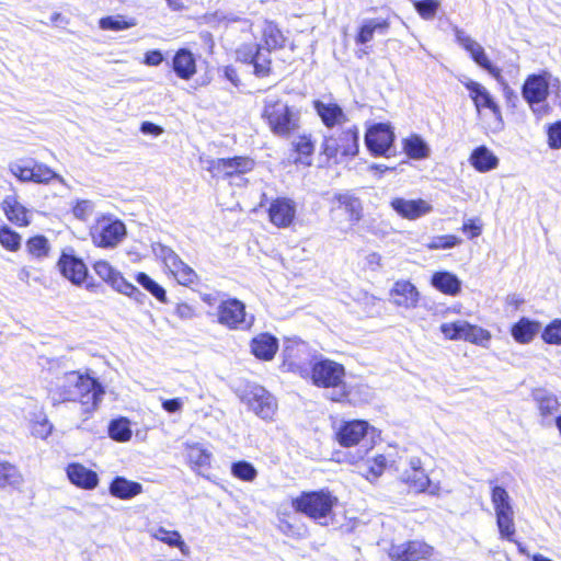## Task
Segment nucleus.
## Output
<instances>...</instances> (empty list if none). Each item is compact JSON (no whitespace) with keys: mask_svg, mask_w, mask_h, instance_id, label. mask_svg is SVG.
<instances>
[{"mask_svg":"<svg viewBox=\"0 0 561 561\" xmlns=\"http://www.w3.org/2000/svg\"><path fill=\"white\" fill-rule=\"evenodd\" d=\"M104 394L103 386L93 377L79 370H70L62 375L49 396L54 404L80 403L84 413L95 411Z\"/></svg>","mask_w":561,"mask_h":561,"instance_id":"1","label":"nucleus"},{"mask_svg":"<svg viewBox=\"0 0 561 561\" xmlns=\"http://www.w3.org/2000/svg\"><path fill=\"white\" fill-rule=\"evenodd\" d=\"M339 504V496L329 488L301 491L290 500L295 513L320 525H327L333 519Z\"/></svg>","mask_w":561,"mask_h":561,"instance_id":"2","label":"nucleus"},{"mask_svg":"<svg viewBox=\"0 0 561 561\" xmlns=\"http://www.w3.org/2000/svg\"><path fill=\"white\" fill-rule=\"evenodd\" d=\"M261 118L270 131L278 137H289L301 126L300 111L282 99L265 100Z\"/></svg>","mask_w":561,"mask_h":561,"instance_id":"3","label":"nucleus"},{"mask_svg":"<svg viewBox=\"0 0 561 561\" xmlns=\"http://www.w3.org/2000/svg\"><path fill=\"white\" fill-rule=\"evenodd\" d=\"M359 152V128L351 125L323 136L320 153L330 164H340L352 160Z\"/></svg>","mask_w":561,"mask_h":561,"instance_id":"4","label":"nucleus"},{"mask_svg":"<svg viewBox=\"0 0 561 561\" xmlns=\"http://www.w3.org/2000/svg\"><path fill=\"white\" fill-rule=\"evenodd\" d=\"M126 225L112 215L103 214L95 218L89 228V237L95 248L114 249L126 237Z\"/></svg>","mask_w":561,"mask_h":561,"instance_id":"5","label":"nucleus"},{"mask_svg":"<svg viewBox=\"0 0 561 561\" xmlns=\"http://www.w3.org/2000/svg\"><path fill=\"white\" fill-rule=\"evenodd\" d=\"M9 172L21 183L48 185L57 181L65 184V179L49 165L30 158L10 163Z\"/></svg>","mask_w":561,"mask_h":561,"instance_id":"6","label":"nucleus"},{"mask_svg":"<svg viewBox=\"0 0 561 561\" xmlns=\"http://www.w3.org/2000/svg\"><path fill=\"white\" fill-rule=\"evenodd\" d=\"M312 353L307 342L299 339L286 340L282 351L280 369L285 373L306 378L307 370L312 364Z\"/></svg>","mask_w":561,"mask_h":561,"instance_id":"7","label":"nucleus"},{"mask_svg":"<svg viewBox=\"0 0 561 561\" xmlns=\"http://www.w3.org/2000/svg\"><path fill=\"white\" fill-rule=\"evenodd\" d=\"M491 502L495 511L500 538L518 545L515 539L516 527L514 523V510L505 488L494 485L491 489Z\"/></svg>","mask_w":561,"mask_h":561,"instance_id":"8","label":"nucleus"},{"mask_svg":"<svg viewBox=\"0 0 561 561\" xmlns=\"http://www.w3.org/2000/svg\"><path fill=\"white\" fill-rule=\"evenodd\" d=\"M345 367L330 358H319L312 362L307 370L305 380H310L318 388H339L344 383Z\"/></svg>","mask_w":561,"mask_h":561,"instance_id":"9","label":"nucleus"},{"mask_svg":"<svg viewBox=\"0 0 561 561\" xmlns=\"http://www.w3.org/2000/svg\"><path fill=\"white\" fill-rule=\"evenodd\" d=\"M216 321L231 331L249 330L253 324V317H248L247 306L242 300L229 297L217 306Z\"/></svg>","mask_w":561,"mask_h":561,"instance_id":"10","label":"nucleus"},{"mask_svg":"<svg viewBox=\"0 0 561 561\" xmlns=\"http://www.w3.org/2000/svg\"><path fill=\"white\" fill-rule=\"evenodd\" d=\"M439 331L446 340H461L482 347H486L492 339L489 330L463 320L442 323Z\"/></svg>","mask_w":561,"mask_h":561,"instance_id":"11","label":"nucleus"},{"mask_svg":"<svg viewBox=\"0 0 561 561\" xmlns=\"http://www.w3.org/2000/svg\"><path fill=\"white\" fill-rule=\"evenodd\" d=\"M400 480L410 493L438 496L442 491L439 483L431 480L419 457H412L409 460Z\"/></svg>","mask_w":561,"mask_h":561,"instance_id":"12","label":"nucleus"},{"mask_svg":"<svg viewBox=\"0 0 561 561\" xmlns=\"http://www.w3.org/2000/svg\"><path fill=\"white\" fill-rule=\"evenodd\" d=\"M255 161L247 156H234L231 158H216L207 162V171L214 179L230 180L251 172Z\"/></svg>","mask_w":561,"mask_h":561,"instance_id":"13","label":"nucleus"},{"mask_svg":"<svg viewBox=\"0 0 561 561\" xmlns=\"http://www.w3.org/2000/svg\"><path fill=\"white\" fill-rule=\"evenodd\" d=\"M463 85L469 92V96L474 105L477 115L482 116L485 111H489L492 115L495 128H501L504 123L502 110L490 91L481 83L473 80L466 81Z\"/></svg>","mask_w":561,"mask_h":561,"instance_id":"14","label":"nucleus"},{"mask_svg":"<svg viewBox=\"0 0 561 561\" xmlns=\"http://www.w3.org/2000/svg\"><path fill=\"white\" fill-rule=\"evenodd\" d=\"M160 257L165 273L172 276L178 284L188 287L198 282L197 273L171 248L161 245Z\"/></svg>","mask_w":561,"mask_h":561,"instance_id":"15","label":"nucleus"},{"mask_svg":"<svg viewBox=\"0 0 561 561\" xmlns=\"http://www.w3.org/2000/svg\"><path fill=\"white\" fill-rule=\"evenodd\" d=\"M92 268L102 280L116 291L134 299H138L141 296V291L128 282L108 261L98 260L93 263Z\"/></svg>","mask_w":561,"mask_h":561,"instance_id":"16","label":"nucleus"},{"mask_svg":"<svg viewBox=\"0 0 561 561\" xmlns=\"http://www.w3.org/2000/svg\"><path fill=\"white\" fill-rule=\"evenodd\" d=\"M435 548L424 540L412 539L398 545H391L388 556L392 561H423L431 560Z\"/></svg>","mask_w":561,"mask_h":561,"instance_id":"17","label":"nucleus"},{"mask_svg":"<svg viewBox=\"0 0 561 561\" xmlns=\"http://www.w3.org/2000/svg\"><path fill=\"white\" fill-rule=\"evenodd\" d=\"M370 430L373 427L366 420L343 421L334 433V439L341 447H355L366 439Z\"/></svg>","mask_w":561,"mask_h":561,"instance_id":"18","label":"nucleus"},{"mask_svg":"<svg viewBox=\"0 0 561 561\" xmlns=\"http://www.w3.org/2000/svg\"><path fill=\"white\" fill-rule=\"evenodd\" d=\"M551 75L547 70L528 75L522 85V95L531 107L547 101L550 93Z\"/></svg>","mask_w":561,"mask_h":561,"instance_id":"19","label":"nucleus"},{"mask_svg":"<svg viewBox=\"0 0 561 561\" xmlns=\"http://www.w3.org/2000/svg\"><path fill=\"white\" fill-rule=\"evenodd\" d=\"M316 152V139L311 133L298 135L288 149L287 162L296 168H310Z\"/></svg>","mask_w":561,"mask_h":561,"instance_id":"20","label":"nucleus"},{"mask_svg":"<svg viewBox=\"0 0 561 561\" xmlns=\"http://www.w3.org/2000/svg\"><path fill=\"white\" fill-rule=\"evenodd\" d=\"M268 53L295 49V44L288 32L284 31L280 25L274 20H264L261 28V44Z\"/></svg>","mask_w":561,"mask_h":561,"instance_id":"21","label":"nucleus"},{"mask_svg":"<svg viewBox=\"0 0 561 561\" xmlns=\"http://www.w3.org/2000/svg\"><path fill=\"white\" fill-rule=\"evenodd\" d=\"M394 141V133L389 124L377 123L365 133V144L374 157L386 156Z\"/></svg>","mask_w":561,"mask_h":561,"instance_id":"22","label":"nucleus"},{"mask_svg":"<svg viewBox=\"0 0 561 561\" xmlns=\"http://www.w3.org/2000/svg\"><path fill=\"white\" fill-rule=\"evenodd\" d=\"M268 221L278 229L293 226L296 220V203L285 196H278L271 201L267 209Z\"/></svg>","mask_w":561,"mask_h":561,"instance_id":"23","label":"nucleus"},{"mask_svg":"<svg viewBox=\"0 0 561 561\" xmlns=\"http://www.w3.org/2000/svg\"><path fill=\"white\" fill-rule=\"evenodd\" d=\"M57 267L60 274L75 285H82L87 282L89 271L82 259L78 257L71 251H62L57 261Z\"/></svg>","mask_w":561,"mask_h":561,"instance_id":"24","label":"nucleus"},{"mask_svg":"<svg viewBox=\"0 0 561 561\" xmlns=\"http://www.w3.org/2000/svg\"><path fill=\"white\" fill-rule=\"evenodd\" d=\"M344 211L351 224L359 222L364 217V207L359 197L351 193H335L330 198V213Z\"/></svg>","mask_w":561,"mask_h":561,"instance_id":"25","label":"nucleus"},{"mask_svg":"<svg viewBox=\"0 0 561 561\" xmlns=\"http://www.w3.org/2000/svg\"><path fill=\"white\" fill-rule=\"evenodd\" d=\"M0 208L7 220L14 227L26 228L32 222L31 210L19 201L16 194L5 196Z\"/></svg>","mask_w":561,"mask_h":561,"instance_id":"26","label":"nucleus"},{"mask_svg":"<svg viewBox=\"0 0 561 561\" xmlns=\"http://www.w3.org/2000/svg\"><path fill=\"white\" fill-rule=\"evenodd\" d=\"M312 107L321 123L329 129L341 126L348 121L346 113L336 102L325 103L321 100H314L312 101Z\"/></svg>","mask_w":561,"mask_h":561,"instance_id":"27","label":"nucleus"},{"mask_svg":"<svg viewBox=\"0 0 561 561\" xmlns=\"http://www.w3.org/2000/svg\"><path fill=\"white\" fill-rule=\"evenodd\" d=\"M263 49L264 47L260 45L249 46V50L240 57L241 62L253 66V73L257 78H266L273 70L270 53L267 50L264 53Z\"/></svg>","mask_w":561,"mask_h":561,"instance_id":"28","label":"nucleus"},{"mask_svg":"<svg viewBox=\"0 0 561 561\" xmlns=\"http://www.w3.org/2000/svg\"><path fill=\"white\" fill-rule=\"evenodd\" d=\"M171 69L179 79L191 80L197 72L195 55L188 48H179L172 57Z\"/></svg>","mask_w":561,"mask_h":561,"instance_id":"29","label":"nucleus"},{"mask_svg":"<svg viewBox=\"0 0 561 561\" xmlns=\"http://www.w3.org/2000/svg\"><path fill=\"white\" fill-rule=\"evenodd\" d=\"M390 205L402 218L409 220H415L433 209L432 205L422 198L404 199L397 197L391 201Z\"/></svg>","mask_w":561,"mask_h":561,"instance_id":"30","label":"nucleus"},{"mask_svg":"<svg viewBox=\"0 0 561 561\" xmlns=\"http://www.w3.org/2000/svg\"><path fill=\"white\" fill-rule=\"evenodd\" d=\"M390 297L396 306L411 309L419 305L420 293L410 280L400 279L390 289Z\"/></svg>","mask_w":561,"mask_h":561,"instance_id":"31","label":"nucleus"},{"mask_svg":"<svg viewBox=\"0 0 561 561\" xmlns=\"http://www.w3.org/2000/svg\"><path fill=\"white\" fill-rule=\"evenodd\" d=\"M252 355L263 362L272 360L278 351V340L268 332H262L250 341Z\"/></svg>","mask_w":561,"mask_h":561,"instance_id":"32","label":"nucleus"},{"mask_svg":"<svg viewBox=\"0 0 561 561\" xmlns=\"http://www.w3.org/2000/svg\"><path fill=\"white\" fill-rule=\"evenodd\" d=\"M69 481L83 490H93L99 484L98 473L80 462H71L66 468Z\"/></svg>","mask_w":561,"mask_h":561,"instance_id":"33","label":"nucleus"},{"mask_svg":"<svg viewBox=\"0 0 561 561\" xmlns=\"http://www.w3.org/2000/svg\"><path fill=\"white\" fill-rule=\"evenodd\" d=\"M49 239L41 233L30 236L24 243L25 255L31 262L42 263L51 254Z\"/></svg>","mask_w":561,"mask_h":561,"instance_id":"34","label":"nucleus"},{"mask_svg":"<svg viewBox=\"0 0 561 561\" xmlns=\"http://www.w3.org/2000/svg\"><path fill=\"white\" fill-rule=\"evenodd\" d=\"M24 476L16 463L0 459V489L20 491Z\"/></svg>","mask_w":561,"mask_h":561,"instance_id":"35","label":"nucleus"},{"mask_svg":"<svg viewBox=\"0 0 561 561\" xmlns=\"http://www.w3.org/2000/svg\"><path fill=\"white\" fill-rule=\"evenodd\" d=\"M247 403L249 409L262 419H271L276 410V402L264 390L250 393L247 397Z\"/></svg>","mask_w":561,"mask_h":561,"instance_id":"36","label":"nucleus"},{"mask_svg":"<svg viewBox=\"0 0 561 561\" xmlns=\"http://www.w3.org/2000/svg\"><path fill=\"white\" fill-rule=\"evenodd\" d=\"M390 28V22L388 19H368L365 20L354 36L356 45H364L373 41L374 35L386 34Z\"/></svg>","mask_w":561,"mask_h":561,"instance_id":"37","label":"nucleus"},{"mask_svg":"<svg viewBox=\"0 0 561 561\" xmlns=\"http://www.w3.org/2000/svg\"><path fill=\"white\" fill-rule=\"evenodd\" d=\"M540 322L522 317L512 324L510 332L518 344H528L540 332Z\"/></svg>","mask_w":561,"mask_h":561,"instance_id":"38","label":"nucleus"},{"mask_svg":"<svg viewBox=\"0 0 561 561\" xmlns=\"http://www.w3.org/2000/svg\"><path fill=\"white\" fill-rule=\"evenodd\" d=\"M469 163L476 171L484 173L499 165V158L486 146L481 145L471 151Z\"/></svg>","mask_w":561,"mask_h":561,"instance_id":"39","label":"nucleus"},{"mask_svg":"<svg viewBox=\"0 0 561 561\" xmlns=\"http://www.w3.org/2000/svg\"><path fill=\"white\" fill-rule=\"evenodd\" d=\"M431 284L438 291L447 296H456L461 290L460 279L451 272L438 271L432 275Z\"/></svg>","mask_w":561,"mask_h":561,"instance_id":"40","label":"nucleus"},{"mask_svg":"<svg viewBox=\"0 0 561 561\" xmlns=\"http://www.w3.org/2000/svg\"><path fill=\"white\" fill-rule=\"evenodd\" d=\"M142 492L139 482L127 480L124 477H115L110 483V493L121 500H129Z\"/></svg>","mask_w":561,"mask_h":561,"instance_id":"41","label":"nucleus"},{"mask_svg":"<svg viewBox=\"0 0 561 561\" xmlns=\"http://www.w3.org/2000/svg\"><path fill=\"white\" fill-rule=\"evenodd\" d=\"M184 447L186 462L193 470L206 468L210 465L211 455L201 444L186 443Z\"/></svg>","mask_w":561,"mask_h":561,"instance_id":"42","label":"nucleus"},{"mask_svg":"<svg viewBox=\"0 0 561 561\" xmlns=\"http://www.w3.org/2000/svg\"><path fill=\"white\" fill-rule=\"evenodd\" d=\"M402 150L414 160H422L428 157L430 148L426 142L417 134H411L402 139Z\"/></svg>","mask_w":561,"mask_h":561,"instance_id":"43","label":"nucleus"},{"mask_svg":"<svg viewBox=\"0 0 561 561\" xmlns=\"http://www.w3.org/2000/svg\"><path fill=\"white\" fill-rule=\"evenodd\" d=\"M150 536L151 538L163 542L171 548H178L184 554L188 552V547L178 530H169L162 526H159L150 531Z\"/></svg>","mask_w":561,"mask_h":561,"instance_id":"44","label":"nucleus"},{"mask_svg":"<svg viewBox=\"0 0 561 561\" xmlns=\"http://www.w3.org/2000/svg\"><path fill=\"white\" fill-rule=\"evenodd\" d=\"M0 245L10 253H16L22 247V236L11 226L3 224L0 226Z\"/></svg>","mask_w":561,"mask_h":561,"instance_id":"45","label":"nucleus"},{"mask_svg":"<svg viewBox=\"0 0 561 561\" xmlns=\"http://www.w3.org/2000/svg\"><path fill=\"white\" fill-rule=\"evenodd\" d=\"M136 282L146 289L149 294H151L159 302L167 304L168 296L165 289L159 285L156 280H153L147 273L138 272L135 275Z\"/></svg>","mask_w":561,"mask_h":561,"instance_id":"46","label":"nucleus"},{"mask_svg":"<svg viewBox=\"0 0 561 561\" xmlns=\"http://www.w3.org/2000/svg\"><path fill=\"white\" fill-rule=\"evenodd\" d=\"M388 467V459L383 454H378L366 461V469L363 477L368 481L380 478Z\"/></svg>","mask_w":561,"mask_h":561,"instance_id":"47","label":"nucleus"},{"mask_svg":"<svg viewBox=\"0 0 561 561\" xmlns=\"http://www.w3.org/2000/svg\"><path fill=\"white\" fill-rule=\"evenodd\" d=\"M108 435L115 442H128L131 437L128 420L126 417L113 420L108 425Z\"/></svg>","mask_w":561,"mask_h":561,"instance_id":"48","label":"nucleus"},{"mask_svg":"<svg viewBox=\"0 0 561 561\" xmlns=\"http://www.w3.org/2000/svg\"><path fill=\"white\" fill-rule=\"evenodd\" d=\"M135 25V19H126L123 15H107L99 20V26L102 30L123 31Z\"/></svg>","mask_w":561,"mask_h":561,"instance_id":"49","label":"nucleus"},{"mask_svg":"<svg viewBox=\"0 0 561 561\" xmlns=\"http://www.w3.org/2000/svg\"><path fill=\"white\" fill-rule=\"evenodd\" d=\"M540 337L548 345L561 346V319L556 318L548 322L540 331Z\"/></svg>","mask_w":561,"mask_h":561,"instance_id":"50","label":"nucleus"},{"mask_svg":"<svg viewBox=\"0 0 561 561\" xmlns=\"http://www.w3.org/2000/svg\"><path fill=\"white\" fill-rule=\"evenodd\" d=\"M231 474L238 480L252 482L257 476L255 467L245 460H238L231 465Z\"/></svg>","mask_w":561,"mask_h":561,"instance_id":"51","label":"nucleus"},{"mask_svg":"<svg viewBox=\"0 0 561 561\" xmlns=\"http://www.w3.org/2000/svg\"><path fill=\"white\" fill-rule=\"evenodd\" d=\"M535 401L539 415L542 419L552 416L558 411L560 405L558 398L553 394H542L536 397Z\"/></svg>","mask_w":561,"mask_h":561,"instance_id":"52","label":"nucleus"},{"mask_svg":"<svg viewBox=\"0 0 561 561\" xmlns=\"http://www.w3.org/2000/svg\"><path fill=\"white\" fill-rule=\"evenodd\" d=\"M462 240L456 234H442L431 239L426 244L428 250H447L461 244Z\"/></svg>","mask_w":561,"mask_h":561,"instance_id":"53","label":"nucleus"},{"mask_svg":"<svg viewBox=\"0 0 561 561\" xmlns=\"http://www.w3.org/2000/svg\"><path fill=\"white\" fill-rule=\"evenodd\" d=\"M419 15L425 20H431L435 16L438 2L435 0H411Z\"/></svg>","mask_w":561,"mask_h":561,"instance_id":"54","label":"nucleus"},{"mask_svg":"<svg viewBox=\"0 0 561 561\" xmlns=\"http://www.w3.org/2000/svg\"><path fill=\"white\" fill-rule=\"evenodd\" d=\"M53 432V425L47 417H39L32 421L31 433L34 437L46 439Z\"/></svg>","mask_w":561,"mask_h":561,"instance_id":"55","label":"nucleus"},{"mask_svg":"<svg viewBox=\"0 0 561 561\" xmlns=\"http://www.w3.org/2000/svg\"><path fill=\"white\" fill-rule=\"evenodd\" d=\"M460 230L468 239H474L481 236L483 230V224L480 218H469L465 220L460 227Z\"/></svg>","mask_w":561,"mask_h":561,"instance_id":"56","label":"nucleus"},{"mask_svg":"<svg viewBox=\"0 0 561 561\" xmlns=\"http://www.w3.org/2000/svg\"><path fill=\"white\" fill-rule=\"evenodd\" d=\"M472 59L476 64L485 69L493 78L497 80L501 78L502 70L491 62L484 49H481L480 53L476 54Z\"/></svg>","mask_w":561,"mask_h":561,"instance_id":"57","label":"nucleus"},{"mask_svg":"<svg viewBox=\"0 0 561 561\" xmlns=\"http://www.w3.org/2000/svg\"><path fill=\"white\" fill-rule=\"evenodd\" d=\"M71 211L77 219L85 221L93 211V204L88 199H79L73 204Z\"/></svg>","mask_w":561,"mask_h":561,"instance_id":"58","label":"nucleus"},{"mask_svg":"<svg viewBox=\"0 0 561 561\" xmlns=\"http://www.w3.org/2000/svg\"><path fill=\"white\" fill-rule=\"evenodd\" d=\"M547 136L549 148L561 149V119L548 126Z\"/></svg>","mask_w":561,"mask_h":561,"instance_id":"59","label":"nucleus"},{"mask_svg":"<svg viewBox=\"0 0 561 561\" xmlns=\"http://www.w3.org/2000/svg\"><path fill=\"white\" fill-rule=\"evenodd\" d=\"M174 313L181 320H190L196 316L194 306L186 301H181L176 304L174 308Z\"/></svg>","mask_w":561,"mask_h":561,"instance_id":"60","label":"nucleus"},{"mask_svg":"<svg viewBox=\"0 0 561 561\" xmlns=\"http://www.w3.org/2000/svg\"><path fill=\"white\" fill-rule=\"evenodd\" d=\"M163 59V54L159 49L148 50L144 55V64L151 67L159 66Z\"/></svg>","mask_w":561,"mask_h":561,"instance_id":"61","label":"nucleus"},{"mask_svg":"<svg viewBox=\"0 0 561 561\" xmlns=\"http://www.w3.org/2000/svg\"><path fill=\"white\" fill-rule=\"evenodd\" d=\"M140 130L144 134H150L153 136H159L163 133V129L161 126H159L152 122H148V121L141 123Z\"/></svg>","mask_w":561,"mask_h":561,"instance_id":"62","label":"nucleus"},{"mask_svg":"<svg viewBox=\"0 0 561 561\" xmlns=\"http://www.w3.org/2000/svg\"><path fill=\"white\" fill-rule=\"evenodd\" d=\"M162 408L169 413H174L181 410L182 401L179 398L167 399L162 402Z\"/></svg>","mask_w":561,"mask_h":561,"instance_id":"63","label":"nucleus"},{"mask_svg":"<svg viewBox=\"0 0 561 561\" xmlns=\"http://www.w3.org/2000/svg\"><path fill=\"white\" fill-rule=\"evenodd\" d=\"M224 75L227 80H229L234 87H238L240 83V78L237 69L233 66H226L224 68Z\"/></svg>","mask_w":561,"mask_h":561,"instance_id":"64","label":"nucleus"}]
</instances>
